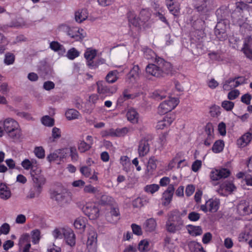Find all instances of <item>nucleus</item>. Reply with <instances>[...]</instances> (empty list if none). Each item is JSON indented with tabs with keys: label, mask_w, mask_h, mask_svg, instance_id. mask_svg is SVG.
<instances>
[{
	"label": "nucleus",
	"mask_w": 252,
	"mask_h": 252,
	"mask_svg": "<svg viewBox=\"0 0 252 252\" xmlns=\"http://www.w3.org/2000/svg\"><path fill=\"white\" fill-rule=\"evenodd\" d=\"M166 222V230L169 233H176L180 231L184 226V220L180 217V212L178 210L170 211L168 214Z\"/></svg>",
	"instance_id": "obj_1"
},
{
	"label": "nucleus",
	"mask_w": 252,
	"mask_h": 252,
	"mask_svg": "<svg viewBox=\"0 0 252 252\" xmlns=\"http://www.w3.org/2000/svg\"><path fill=\"white\" fill-rule=\"evenodd\" d=\"M3 125L4 130L10 138L14 140H18L21 137V130L17 121L8 118L3 121Z\"/></svg>",
	"instance_id": "obj_2"
},
{
	"label": "nucleus",
	"mask_w": 252,
	"mask_h": 252,
	"mask_svg": "<svg viewBox=\"0 0 252 252\" xmlns=\"http://www.w3.org/2000/svg\"><path fill=\"white\" fill-rule=\"evenodd\" d=\"M178 103V98L170 97L160 104L158 107V113L160 115H164L174 109Z\"/></svg>",
	"instance_id": "obj_3"
},
{
	"label": "nucleus",
	"mask_w": 252,
	"mask_h": 252,
	"mask_svg": "<svg viewBox=\"0 0 252 252\" xmlns=\"http://www.w3.org/2000/svg\"><path fill=\"white\" fill-rule=\"evenodd\" d=\"M50 197L61 205L68 203L70 201L69 193L65 191L59 192L57 190H53L51 191Z\"/></svg>",
	"instance_id": "obj_4"
},
{
	"label": "nucleus",
	"mask_w": 252,
	"mask_h": 252,
	"mask_svg": "<svg viewBox=\"0 0 252 252\" xmlns=\"http://www.w3.org/2000/svg\"><path fill=\"white\" fill-rule=\"evenodd\" d=\"M59 29L66 32L67 35L75 41H81L84 38L83 34L80 33L79 29H77L76 28L71 29L68 26L64 24L60 25Z\"/></svg>",
	"instance_id": "obj_5"
},
{
	"label": "nucleus",
	"mask_w": 252,
	"mask_h": 252,
	"mask_svg": "<svg viewBox=\"0 0 252 252\" xmlns=\"http://www.w3.org/2000/svg\"><path fill=\"white\" fill-rule=\"evenodd\" d=\"M97 92L100 94L110 96L116 92V87L108 86L103 81H98L96 83Z\"/></svg>",
	"instance_id": "obj_6"
},
{
	"label": "nucleus",
	"mask_w": 252,
	"mask_h": 252,
	"mask_svg": "<svg viewBox=\"0 0 252 252\" xmlns=\"http://www.w3.org/2000/svg\"><path fill=\"white\" fill-rule=\"evenodd\" d=\"M83 211L90 220H95L99 216V210L93 204H87L83 207Z\"/></svg>",
	"instance_id": "obj_7"
},
{
	"label": "nucleus",
	"mask_w": 252,
	"mask_h": 252,
	"mask_svg": "<svg viewBox=\"0 0 252 252\" xmlns=\"http://www.w3.org/2000/svg\"><path fill=\"white\" fill-rule=\"evenodd\" d=\"M220 201L217 199H210L206 201L205 205H202L200 206V209L204 212H216L219 208Z\"/></svg>",
	"instance_id": "obj_8"
},
{
	"label": "nucleus",
	"mask_w": 252,
	"mask_h": 252,
	"mask_svg": "<svg viewBox=\"0 0 252 252\" xmlns=\"http://www.w3.org/2000/svg\"><path fill=\"white\" fill-rule=\"evenodd\" d=\"M31 174L34 184V188L37 189L41 190V187L45 184L46 181L44 176L41 174L39 171L36 172L34 170L31 171Z\"/></svg>",
	"instance_id": "obj_9"
},
{
	"label": "nucleus",
	"mask_w": 252,
	"mask_h": 252,
	"mask_svg": "<svg viewBox=\"0 0 252 252\" xmlns=\"http://www.w3.org/2000/svg\"><path fill=\"white\" fill-rule=\"evenodd\" d=\"M230 173V170L227 168L215 169L211 171L210 178L213 181H218L229 177Z\"/></svg>",
	"instance_id": "obj_10"
},
{
	"label": "nucleus",
	"mask_w": 252,
	"mask_h": 252,
	"mask_svg": "<svg viewBox=\"0 0 252 252\" xmlns=\"http://www.w3.org/2000/svg\"><path fill=\"white\" fill-rule=\"evenodd\" d=\"M96 50L91 48H87L84 54V57L87 60V65L90 68H95L97 67L96 63H94L93 59L96 56Z\"/></svg>",
	"instance_id": "obj_11"
},
{
	"label": "nucleus",
	"mask_w": 252,
	"mask_h": 252,
	"mask_svg": "<svg viewBox=\"0 0 252 252\" xmlns=\"http://www.w3.org/2000/svg\"><path fill=\"white\" fill-rule=\"evenodd\" d=\"M175 190L174 185L172 184L169 185L166 190L164 191L162 195V205L167 206L171 202L173 193Z\"/></svg>",
	"instance_id": "obj_12"
},
{
	"label": "nucleus",
	"mask_w": 252,
	"mask_h": 252,
	"mask_svg": "<svg viewBox=\"0 0 252 252\" xmlns=\"http://www.w3.org/2000/svg\"><path fill=\"white\" fill-rule=\"evenodd\" d=\"M236 189V187L232 181H226L220 185L218 191L221 195H225L223 193V190H225V192H228L229 194H231Z\"/></svg>",
	"instance_id": "obj_13"
},
{
	"label": "nucleus",
	"mask_w": 252,
	"mask_h": 252,
	"mask_svg": "<svg viewBox=\"0 0 252 252\" xmlns=\"http://www.w3.org/2000/svg\"><path fill=\"white\" fill-rule=\"evenodd\" d=\"M156 63L160 66L162 77L164 74H168L172 70V66L170 63L165 61L163 59L158 57L156 59Z\"/></svg>",
	"instance_id": "obj_14"
},
{
	"label": "nucleus",
	"mask_w": 252,
	"mask_h": 252,
	"mask_svg": "<svg viewBox=\"0 0 252 252\" xmlns=\"http://www.w3.org/2000/svg\"><path fill=\"white\" fill-rule=\"evenodd\" d=\"M160 66L157 63L149 64L146 71L147 73L156 77H162Z\"/></svg>",
	"instance_id": "obj_15"
},
{
	"label": "nucleus",
	"mask_w": 252,
	"mask_h": 252,
	"mask_svg": "<svg viewBox=\"0 0 252 252\" xmlns=\"http://www.w3.org/2000/svg\"><path fill=\"white\" fill-rule=\"evenodd\" d=\"M165 4L172 14L176 17L178 16L180 7V5L175 1V0H165Z\"/></svg>",
	"instance_id": "obj_16"
},
{
	"label": "nucleus",
	"mask_w": 252,
	"mask_h": 252,
	"mask_svg": "<svg viewBox=\"0 0 252 252\" xmlns=\"http://www.w3.org/2000/svg\"><path fill=\"white\" fill-rule=\"evenodd\" d=\"M150 151L149 140L144 138L141 139L138 146V153L140 157H144Z\"/></svg>",
	"instance_id": "obj_17"
},
{
	"label": "nucleus",
	"mask_w": 252,
	"mask_h": 252,
	"mask_svg": "<svg viewBox=\"0 0 252 252\" xmlns=\"http://www.w3.org/2000/svg\"><path fill=\"white\" fill-rule=\"evenodd\" d=\"M203 44L202 41H194L193 39L190 43V49L193 54L199 56L203 53Z\"/></svg>",
	"instance_id": "obj_18"
},
{
	"label": "nucleus",
	"mask_w": 252,
	"mask_h": 252,
	"mask_svg": "<svg viewBox=\"0 0 252 252\" xmlns=\"http://www.w3.org/2000/svg\"><path fill=\"white\" fill-rule=\"evenodd\" d=\"M194 7L197 12L201 14H204L208 11L207 7V0H194Z\"/></svg>",
	"instance_id": "obj_19"
},
{
	"label": "nucleus",
	"mask_w": 252,
	"mask_h": 252,
	"mask_svg": "<svg viewBox=\"0 0 252 252\" xmlns=\"http://www.w3.org/2000/svg\"><path fill=\"white\" fill-rule=\"evenodd\" d=\"M63 234L67 244L72 247L75 245V236L73 231L70 229L63 230Z\"/></svg>",
	"instance_id": "obj_20"
},
{
	"label": "nucleus",
	"mask_w": 252,
	"mask_h": 252,
	"mask_svg": "<svg viewBox=\"0 0 252 252\" xmlns=\"http://www.w3.org/2000/svg\"><path fill=\"white\" fill-rule=\"evenodd\" d=\"M139 67L138 65H134L126 75V81L129 83L134 82L139 76Z\"/></svg>",
	"instance_id": "obj_21"
},
{
	"label": "nucleus",
	"mask_w": 252,
	"mask_h": 252,
	"mask_svg": "<svg viewBox=\"0 0 252 252\" xmlns=\"http://www.w3.org/2000/svg\"><path fill=\"white\" fill-rule=\"evenodd\" d=\"M88 17V12L86 9H79L75 13V20L79 23H81L86 20Z\"/></svg>",
	"instance_id": "obj_22"
},
{
	"label": "nucleus",
	"mask_w": 252,
	"mask_h": 252,
	"mask_svg": "<svg viewBox=\"0 0 252 252\" xmlns=\"http://www.w3.org/2000/svg\"><path fill=\"white\" fill-rule=\"evenodd\" d=\"M11 193L9 188L3 183L0 184V198L7 200L11 197Z\"/></svg>",
	"instance_id": "obj_23"
},
{
	"label": "nucleus",
	"mask_w": 252,
	"mask_h": 252,
	"mask_svg": "<svg viewBox=\"0 0 252 252\" xmlns=\"http://www.w3.org/2000/svg\"><path fill=\"white\" fill-rule=\"evenodd\" d=\"M174 118L168 116H165L163 119L159 121L157 125V127L158 129H162L165 127L169 126L173 122Z\"/></svg>",
	"instance_id": "obj_24"
},
{
	"label": "nucleus",
	"mask_w": 252,
	"mask_h": 252,
	"mask_svg": "<svg viewBox=\"0 0 252 252\" xmlns=\"http://www.w3.org/2000/svg\"><path fill=\"white\" fill-rule=\"evenodd\" d=\"M127 120L133 124H137L138 122L139 114L134 109H129L126 113Z\"/></svg>",
	"instance_id": "obj_25"
},
{
	"label": "nucleus",
	"mask_w": 252,
	"mask_h": 252,
	"mask_svg": "<svg viewBox=\"0 0 252 252\" xmlns=\"http://www.w3.org/2000/svg\"><path fill=\"white\" fill-rule=\"evenodd\" d=\"M187 229L189 233L193 236L200 235L203 232L201 227L199 226L188 225Z\"/></svg>",
	"instance_id": "obj_26"
},
{
	"label": "nucleus",
	"mask_w": 252,
	"mask_h": 252,
	"mask_svg": "<svg viewBox=\"0 0 252 252\" xmlns=\"http://www.w3.org/2000/svg\"><path fill=\"white\" fill-rule=\"evenodd\" d=\"M157 226V222L155 219L150 218L148 219L144 224V228L146 231L152 232L154 231Z\"/></svg>",
	"instance_id": "obj_27"
},
{
	"label": "nucleus",
	"mask_w": 252,
	"mask_h": 252,
	"mask_svg": "<svg viewBox=\"0 0 252 252\" xmlns=\"http://www.w3.org/2000/svg\"><path fill=\"white\" fill-rule=\"evenodd\" d=\"M237 80L235 77L233 78H229L226 80L223 85V89L224 90H230L239 86L236 83Z\"/></svg>",
	"instance_id": "obj_28"
},
{
	"label": "nucleus",
	"mask_w": 252,
	"mask_h": 252,
	"mask_svg": "<svg viewBox=\"0 0 252 252\" xmlns=\"http://www.w3.org/2000/svg\"><path fill=\"white\" fill-rule=\"evenodd\" d=\"M157 159L155 157H152L149 158L147 166V171L149 175H152L154 171L156 170L157 168Z\"/></svg>",
	"instance_id": "obj_29"
},
{
	"label": "nucleus",
	"mask_w": 252,
	"mask_h": 252,
	"mask_svg": "<svg viewBox=\"0 0 252 252\" xmlns=\"http://www.w3.org/2000/svg\"><path fill=\"white\" fill-rule=\"evenodd\" d=\"M238 210L243 215L252 214V209L249 208L245 202L240 203L237 206Z\"/></svg>",
	"instance_id": "obj_30"
},
{
	"label": "nucleus",
	"mask_w": 252,
	"mask_h": 252,
	"mask_svg": "<svg viewBox=\"0 0 252 252\" xmlns=\"http://www.w3.org/2000/svg\"><path fill=\"white\" fill-rule=\"evenodd\" d=\"M188 246L191 252H205L202 246L195 241L189 242Z\"/></svg>",
	"instance_id": "obj_31"
},
{
	"label": "nucleus",
	"mask_w": 252,
	"mask_h": 252,
	"mask_svg": "<svg viewBox=\"0 0 252 252\" xmlns=\"http://www.w3.org/2000/svg\"><path fill=\"white\" fill-rule=\"evenodd\" d=\"M167 96V93L165 91L162 90H158L155 91L151 94V97L156 100H161L165 98Z\"/></svg>",
	"instance_id": "obj_32"
},
{
	"label": "nucleus",
	"mask_w": 252,
	"mask_h": 252,
	"mask_svg": "<svg viewBox=\"0 0 252 252\" xmlns=\"http://www.w3.org/2000/svg\"><path fill=\"white\" fill-rule=\"evenodd\" d=\"M144 57L148 60H155V63H156V59H158L156 53L151 49L148 48H144Z\"/></svg>",
	"instance_id": "obj_33"
},
{
	"label": "nucleus",
	"mask_w": 252,
	"mask_h": 252,
	"mask_svg": "<svg viewBox=\"0 0 252 252\" xmlns=\"http://www.w3.org/2000/svg\"><path fill=\"white\" fill-rule=\"evenodd\" d=\"M115 203L114 199L106 194L102 195L99 200V203L102 205H113Z\"/></svg>",
	"instance_id": "obj_34"
},
{
	"label": "nucleus",
	"mask_w": 252,
	"mask_h": 252,
	"mask_svg": "<svg viewBox=\"0 0 252 252\" xmlns=\"http://www.w3.org/2000/svg\"><path fill=\"white\" fill-rule=\"evenodd\" d=\"M79 114V112L74 109H69L65 113V116L68 120L78 119Z\"/></svg>",
	"instance_id": "obj_35"
},
{
	"label": "nucleus",
	"mask_w": 252,
	"mask_h": 252,
	"mask_svg": "<svg viewBox=\"0 0 252 252\" xmlns=\"http://www.w3.org/2000/svg\"><path fill=\"white\" fill-rule=\"evenodd\" d=\"M220 27V24H218L215 29V33L219 40H225L226 38L227 34L224 30H220L219 29Z\"/></svg>",
	"instance_id": "obj_36"
},
{
	"label": "nucleus",
	"mask_w": 252,
	"mask_h": 252,
	"mask_svg": "<svg viewBox=\"0 0 252 252\" xmlns=\"http://www.w3.org/2000/svg\"><path fill=\"white\" fill-rule=\"evenodd\" d=\"M117 71L114 70L110 71L105 77L106 81L108 83H113L118 79L117 77Z\"/></svg>",
	"instance_id": "obj_37"
},
{
	"label": "nucleus",
	"mask_w": 252,
	"mask_h": 252,
	"mask_svg": "<svg viewBox=\"0 0 252 252\" xmlns=\"http://www.w3.org/2000/svg\"><path fill=\"white\" fill-rule=\"evenodd\" d=\"M224 145L223 140H217L214 144L212 150L213 152L215 153H220L223 150Z\"/></svg>",
	"instance_id": "obj_38"
},
{
	"label": "nucleus",
	"mask_w": 252,
	"mask_h": 252,
	"mask_svg": "<svg viewBox=\"0 0 252 252\" xmlns=\"http://www.w3.org/2000/svg\"><path fill=\"white\" fill-rule=\"evenodd\" d=\"M148 202V200L146 198L137 197L133 200L132 204L135 208H141L146 205Z\"/></svg>",
	"instance_id": "obj_39"
},
{
	"label": "nucleus",
	"mask_w": 252,
	"mask_h": 252,
	"mask_svg": "<svg viewBox=\"0 0 252 252\" xmlns=\"http://www.w3.org/2000/svg\"><path fill=\"white\" fill-rule=\"evenodd\" d=\"M74 227L80 230H84L86 226L85 219L82 217L78 218L74 222Z\"/></svg>",
	"instance_id": "obj_40"
},
{
	"label": "nucleus",
	"mask_w": 252,
	"mask_h": 252,
	"mask_svg": "<svg viewBox=\"0 0 252 252\" xmlns=\"http://www.w3.org/2000/svg\"><path fill=\"white\" fill-rule=\"evenodd\" d=\"M41 122L43 125L47 126H52L54 125V120L48 115L41 118Z\"/></svg>",
	"instance_id": "obj_41"
},
{
	"label": "nucleus",
	"mask_w": 252,
	"mask_h": 252,
	"mask_svg": "<svg viewBox=\"0 0 252 252\" xmlns=\"http://www.w3.org/2000/svg\"><path fill=\"white\" fill-rule=\"evenodd\" d=\"M110 214L111 215V217H114L116 218V220H111L110 219H109V216H108V221L112 222V223H114L115 222L117 221V220L119 219V216L120 215V212H119V209L118 208H116V207H114V208H112L111 209V211H110Z\"/></svg>",
	"instance_id": "obj_42"
},
{
	"label": "nucleus",
	"mask_w": 252,
	"mask_h": 252,
	"mask_svg": "<svg viewBox=\"0 0 252 252\" xmlns=\"http://www.w3.org/2000/svg\"><path fill=\"white\" fill-rule=\"evenodd\" d=\"M31 234L32 242L35 244L38 243L40 238V232L39 230L38 229L33 230L32 231Z\"/></svg>",
	"instance_id": "obj_43"
},
{
	"label": "nucleus",
	"mask_w": 252,
	"mask_h": 252,
	"mask_svg": "<svg viewBox=\"0 0 252 252\" xmlns=\"http://www.w3.org/2000/svg\"><path fill=\"white\" fill-rule=\"evenodd\" d=\"M34 153L39 158H43L45 157V151L42 147H36L34 150Z\"/></svg>",
	"instance_id": "obj_44"
},
{
	"label": "nucleus",
	"mask_w": 252,
	"mask_h": 252,
	"mask_svg": "<svg viewBox=\"0 0 252 252\" xmlns=\"http://www.w3.org/2000/svg\"><path fill=\"white\" fill-rule=\"evenodd\" d=\"M234 106V103L229 100H224L221 103V107L226 111H231Z\"/></svg>",
	"instance_id": "obj_45"
},
{
	"label": "nucleus",
	"mask_w": 252,
	"mask_h": 252,
	"mask_svg": "<svg viewBox=\"0 0 252 252\" xmlns=\"http://www.w3.org/2000/svg\"><path fill=\"white\" fill-rule=\"evenodd\" d=\"M91 147L90 144L87 143L84 141H82L79 143L78 149L81 152L84 153L90 150Z\"/></svg>",
	"instance_id": "obj_46"
},
{
	"label": "nucleus",
	"mask_w": 252,
	"mask_h": 252,
	"mask_svg": "<svg viewBox=\"0 0 252 252\" xmlns=\"http://www.w3.org/2000/svg\"><path fill=\"white\" fill-rule=\"evenodd\" d=\"M158 189L159 186L157 184L147 185L144 188V190H145V191L147 192H150L151 193H155V192L158 191Z\"/></svg>",
	"instance_id": "obj_47"
},
{
	"label": "nucleus",
	"mask_w": 252,
	"mask_h": 252,
	"mask_svg": "<svg viewBox=\"0 0 252 252\" xmlns=\"http://www.w3.org/2000/svg\"><path fill=\"white\" fill-rule=\"evenodd\" d=\"M15 57L13 54L8 53L5 54L4 62L6 64L10 65L13 63Z\"/></svg>",
	"instance_id": "obj_48"
},
{
	"label": "nucleus",
	"mask_w": 252,
	"mask_h": 252,
	"mask_svg": "<svg viewBox=\"0 0 252 252\" xmlns=\"http://www.w3.org/2000/svg\"><path fill=\"white\" fill-rule=\"evenodd\" d=\"M121 163L123 166V169L127 172V167L130 165V163L128 160V158L127 156H123L121 158Z\"/></svg>",
	"instance_id": "obj_49"
},
{
	"label": "nucleus",
	"mask_w": 252,
	"mask_h": 252,
	"mask_svg": "<svg viewBox=\"0 0 252 252\" xmlns=\"http://www.w3.org/2000/svg\"><path fill=\"white\" fill-rule=\"evenodd\" d=\"M79 55L78 51L74 48L69 50L67 54V57L70 60H73L77 57Z\"/></svg>",
	"instance_id": "obj_50"
},
{
	"label": "nucleus",
	"mask_w": 252,
	"mask_h": 252,
	"mask_svg": "<svg viewBox=\"0 0 252 252\" xmlns=\"http://www.w3.org/2000/svg\"><path fill=\"white\" fill-rule=\"evenodd\" d=\"M81 173L86 177H89L91 174V169L88 166H83L80 169Z\"/></svg>",
	"instance_id": "obj_51"
},
{
	"label": "nucleus",
	"mask_w": 252,
	"mask_h": 252,
	"mask_svg": "<svg viewBox=\"0 0 252 252\" xmlns=\"http://www.w3.org/2000/svg\"><path fill=\"white\" fill-rule=\"evenodd\" d=\"M133 233L138 236H140L142 234V231L140 226L133 223L131 225Z\"/></svg>",
	"instance_id": "obj_52"
},
{
	"label": "nucleus",
	"mask_w": 252,
	"mask_h": 252,
	"mask_svg": "<svg viewBox=\"0 0 252 252\" xmlns=\"http://www.w3.org/2000/svg\"><path fill=\"white\" fill-rule=\"evenodd\" d=\"M30 236L28 234H24L22 235L19 239L18 245L19 247H21L26 243L30 242L29 240Z\"/></svg>",
	"instance_id": "obj_53"
},
{
	"label": "nucleus",
	"mask_w": 252,
	"mask_h": 252,
	"mask_svg": "<svg viewBox=\"0 0 252 252\" xmlns=\"http://www.w3.org/2000/svg\"><path fill=\"white\" fill-rule=\"evenodd\" d=\"M205 131L207 134V136H209L210 137L214 136V127L211 123H209L206 125Z\"/></svg>",
	"instance_id": "obj_54"
},
{
	"label": "nucleus",
	"mask_w": 252,
	"mask_h": 252,
	"mask_svg": "<svg viewBox=\"0 0 252 252\" xmlns=\"http://www.w3.org/2000/svg\"><path fill=\"white\" fill-rule=\"evenodd\" d=\"M70 156L71 159L73 161H76L78 158V155L75 147H71L70 148Z\"/></svg>",
	"instance_id": "obj_55"
},
{
	"label": "nucleus",
	"mask_w": 252,
	"mask_h": 252,
	"mask_svg": "<svg viewBox=\"0 0 252 252\" xmlns=\"http://www.w3.org/2000/svg\"><path fill=\"white\" fill-rule=\"evenodd\" d=\"M252 139V135L251 133L247 132L242 136L241 140L243 143H245L246 145H247L251 142Z\"/></svg>",
	"instance_id": "obj_56"
},
{
	"label": "nucleus",
	"mask_w": 252,
	"mask_h": 252,
	"mask_svg": "<svg viewBox=\"0 0 252 252\" xmlns=\"http://www.w3.org/2000/svg\"><path fill=\"white\" fill-rule=\"evenodd\" d=\"M149 245V242L147 241L142 240L138 244V249L141 252L145 251L148 249Z\"/></svg>",
	"instance_id": "obj_57"
},
{
	"label": "nucleus",
	"mask_w": 252,
	"mask_h": 252,
	"mask_svg": "<svg viewBox=\"0 0 252 252\" xmlns=\"http://www.w3.org/2000/svg\"><path fill=\"white\" fill-rule=\"evenodd\" d=\"M200 218V215L195 212H191L188 215V219L193 221L198 220Z\"/></svg>",
	"instance_id": "obj_58"
},
{
	"label": "nucleus",
	"mask_w": 252,
	"mask_h": 252,
	"mask_svg": "<svg viewBox=\"0 0 252 252\" xmlns=\"http://www.w3.org/2000/svg\"><path fill=\"white\" fill-rule=\"evenodd\" d=\"M239 94L240 92L238 90L231 91L228 94V99L229 100H234L239 96Z\"/></svg>",
	"instance_id": "obj_59"
},
{
	"label": "nucleus",
	"mask_w": 252,
	"mask_h": 252,
	"mask_svg": "<svg viewBox=\"0 0 252 252\" xmlns=\"http://www.w3.org/2000/svg\"><path fill=\"white\" fill-rule=\"evenodd\" d=\"M129 22L133 26L136 27L139 24L138 18L132 13H130L128 16Z\"/></svg>",
	"instance_id": "obj_60"
},
{
	"label": "nucleus",
	"mask_w": 252,
	"mask_h": 252,
	"mask_svg": "<svg viewBox=\"0 0 252 252\" xmlns=\"http://www.w3.org/2000/svg\"><path fill=\"white\" fill-rule=\"evenodd\" d=\"M210 59L214 61H220L221 59L220 52H212L208 54Z\"/></svg>",
	"instance_id": "obj_61"
},
{
	"label": "nucleus",
	"mask_w": 252,
	"mask_h": 252,
	"mask_svg": "<svg viewBox=\"0 0 252 252\" xmlns=\"http://www.w3.org/2000/svg\"><path fill=\"white\" fill-rule=\"evenodd\" d=\"M97 190V189L91 185L86 186L84 188V191L86 193H96Z\"/></svg>",
	"instance_id": "obj_62"
},
{
	"label": "nucleus",
	"mask_w": 252,
	"mask_h": 252,
	"mask_svg": "<svg viewBox=\"0 0 252 252\" xmlns=\"http://www.w3.org/2000/svg\"><path fill=\"white\" fill-rule=\"evenodd\" d=\"M22 166L26 170H29L30 169L33 170L32 166V163L30 162V160L29 159H25L21 163Z\"/></svg>",
	"instance_id": "obj_63"
},
{
	"label": "nucleus",
	"mask_w": 252,
	"mask_h": 252,
	"mask_svg": "<svg viewBox=\"0 0 252 252\" xmlns=\"http://www.w3.org/2000/svg\"><path fill=\"white\" fill-rule=\"evenodd\" d=\"M252 37L248 36L244 39L243 47L252 48Z\"/></svg>",
	"instance_id": "obj_64"
}]
</instances>
